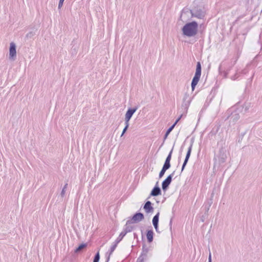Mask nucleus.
I'll return each instance as SVG.
<instances>
[{"label": "nucleus", "mask_w": 262, "mask_h": 262, "mask_svg": "<svg viewBox=\"0 0 262 262\" xmlns=\"http://www.w3.org/2000/svg\"><path fill=\"white\" fill-rule=\"evenodd\" d=\"M198 24L193 21L186 24L182 28V32L184 35L188 37H192L195 36L197 34Z\"/></svg>", "instance_id": "nucleus-1"}, {"label": "nucleus", "mask_w": 262, "mask_h": 262, "mask_svg": "<svg viewBox=\"0 0 262 262\" xmlns=\"http://www.w3.org/2000/svg\"><path fill=\"white\" fill-rule=\"evenodd\" d=\"M201 75V64L200 62H198L196 64V70L194 76L193 77L191 82V89L194 91L195 86L198 84Z\"/></svg>", "instance_id": "nucleus-2"}, {"label": "nucleus", "mask_w": 262, "mask_h": 262, "mask_svg": "<svg viewBox=\"0 0 262 262\" xmlns=\"http://www.w3.org/2000/svg\"><path fill=\"white\" fill-rule=\"evenodd\" d=\"M227 158L226 150L223 148L220 149L219 154L214 157V165H220L225 162Z\"/></svg>", "instance_id": "nucleus-3"}, {"label": "nucleus", "mask_w": 262, "mask_h": 262, "mask_svg": "<svg viewBox=\"0 0 262 262\" xmlns=\"http://www.w3.org/2000/svg\"><path fill=\"white\" fill-rule=\"evenodd\" d=\"M190 12L192 17L199 19H203L206 15V12L204 9L198 7L190 10Z\"/></svg>", "instance_id": "nucleus-4"}, {"label": "nucleus", "mask_w": 262, "mask_h": 262, "mask_svg": "<svg viewBox=\"0 0 262 262\" xmlns=\"http://www.w3.org/2000/svg\"><path fill=\"white\" fill-rule=\"evenodd\" d=\"M144 218V215L141 212L136 213L132 218L127 221V224L137 223L143 220Z\"/></svg>", "instance_id": "nucleus-5"}, {"label": "nucleus", "mask_w": 262, "mask_h": 262, "mask_svg": "<svg viewBox=\"0 0 262 262\" xmlns=\"http://www.w3.org/2000/svg\"><path fill=\"white\" fill-rule=\"evenodd\" d=\"M175 171H173L170 174H169L162 182V188L164 191H166L169 185L170 184L172 181V178L174 174Z\"/></svg>", "instance_id": "nucleus-6"}, {"label": "nucleus", "mask_w": 262, "mask_h": 262, "mask_svg": "<svg viewBox=\"0 0 262 262\" xmlns=\"http://www.w3.org/2000/svg\"><path fill=\"white\" fill-rule=\"evenodd\" d=\"M16 56V45L15 43L12 42L10 45L9 48V58L11 60H14Z\"/></svg>", "instance_id": "nucleus-7"}, {"label": "nucleus", "mask_w": 262, "mask_h": 262, "mask_svg": "<svg viewBox=\"0 0 262 262\" xmlns=\"http://www.w3.org/2000/svg\"><path fill=\"white\" fill-rule=\"evenodd\" d=\"M138 108L135 107L129 108L126 113L125 117V122H129V120L132 118L133 114L136 112Z\"/></svg>", "instance_id": "nucleus-8"}, {"label": "nucleus", "mask_w": 262, "mask_h": 262, "mask_svg": "<svg viewBox=\"0 0 262 262\" xmlns=\"http://www.w3.org/2000/svg\"><path fill=\"white\" fill-rule=\"evenodd\" d=\"M158 182H157L156 185L154 187L150 192V195L153 196H156L161 194V190L160 188L157 185Z\"/></svg>", "instance_id": "nucleus-9"}, {"label": "nucleus", "mask_w": 262, "mask_h": 262, "mask_svg": "<svg viewBox=\"0 0 262 262\" xmlns=\"http://www.w3.org/2000/svg\"><path fill=\"white\" fill-rule=\"evenodd\" d=\"M143 208L147 213L152 212L154 210V208L151 206V203L149 201L145 203Z\"/></svg>", "instance_id": "nucleus-10"}, {"label": "nucleus", "mask_w": 262, "mask_h": 262, "mask_svg": "<svg viewBox=\"0 0 262 262\" xmlns=\"http://www.w3.org/2000/svg\"><path fill=\"white\" fill-rule=\"evenodd\" d=\"M148 252V248L146 246L145 244H144L142 247V251L141 253V255L139 256V257H142L144 259H147V253Z\"/></svg>", "instance_id": "nucleus-11"}, {"label": "nucleus", "mask_w": 262, "mask_h": 262, "mask_svg": "<svg viewBox=\"0 0 262 262\" xmlns=\"http://www.w3.org/2000/svg\"><path fill=\"white\" fill-rule=\"evenodd\" d=\"M240 118V116L238 113H233L231 114L230 118V121L233 123L236 122Z\"/></svg>", "instance_id": "nucleus-12"}, {"label": "nucleus", "mask_w": 262, "mask_h": 262, "mask_svg": "<svg viewBox=\"0 0 262 262\" xmlns=\"http://www.w3.org/2000/svg\"><path fill=\"white\" fill-rule=\"evenodd\" d=\"M154 232L152 230H148L146 233V237L148 243H151L153 241Z\"/></svg>", "instance_id": "nucleus-13"}, {"label": "nucleus", "mask_w": 262, "mask_h": 262, "mask_svg": "<svg viewBox=\"0 0 262 262\" xmlns=\"http://www.w3.org/2000/svg\"><path fill=\"white\" fill-rule=\"evenodd\" d=\"M134 227L133 226L130 225V224H127L126 223L123 231L125 232V234H126L127 233L131 232L134 229Z\"/></svg>", "instance_id": "nucleus-14"}, {"label": "nucleus", "mask_w": 262, "mask_h": 262, "mask_svg": "<svg viewBox=\"0 0 262 262\" xmlns=\"http://www.w3.org/2000/svg\"><path fill=\"white\" fill-rule=\"evenodd\" d=\"M87 246L86 244H80L75 250V252L78 253L80 252L82 250L85 248Z\"/></svg>", "instance_id": "nucleus-15"}, {"label": "nucleus", "mask_w": 262, "mask_h": 262, "mask_svg": "<svg viewBox=\"0 0 262 262\" xmlns=\"http://www.w3.org/2000/svg\"><path fill=\"white\" fill-rule=\"evenodd\" d=\"M160 213L158 212L153 217L152 219V224H158L159 223V218Z\"/></svg>", "instance_id": "nucleus-16"}, {"label": "nucleus", "mask_w": 262, "mask_h": 262, "mask_svg": "<svg viewBox=\"0 0 262 262\" xmlns=\"http://www.w3.org/2000/svg\"><path fill=\"white\" fill-rule=\"evenodd\" d=\"M174 127V124H172L166 131L165 134V136H164V139L165 140L167 136H168V135L170 134V133L172 131V130L173 129Z\"/></svg>", "instance_id": "nucleus-17"}, {"label": "nucleus", "mask_w": 262, "mask_h": 262, "mask_svg": "<svg viewBox=\"0 0 262 262\" xmlns=\"http://www.w3.org/2000/svg\"><path fill=\"white\" fill-rule=\"evenodd\" d=\"M125 235V232H124L123 231L121 232L119 236L118 237V238L116 239L115 241L116 242H117V244H118L122 239V238Z\"/></svg>", "instance_id": "nucleus-18"}, {"label": "nucleus", "mask_w": 262, "mask_h": 262, "mask_svg": "<svg viewBox=\"0 0 262 262\" xmlns=\"http://www.w3.org/2000/svg\"><path fill=\"white\" fill-rule=\"evenodd\" d=\"M67 187H68V183H66L64 185V186H63V187L62 189V191L61 192V193H60V195L62 198H63L64 196L65 192H66V189L67 188Z\"/></svg>", "instance_id": "nucleus-19"}, {"label": "nucleus", "mask_w": 262, "mask_h": 262, "mask_svg": "<svg viewBox=\"0 0 262 262\" xmlns=\"http://www.w3.org/2000/svg\"><path fill=\"white\" fill-rule=\"evenodd\" d=\"M170 166L171 165L170 162H167L165 161L162 168H164L166 170H167L170 167Z\"/></svg>", "instance_id": "nucleus-20"}, {"label": "nucleus", "mask_w": 262, "mask_h": 262, "mask_svg": "<svg viewBox=\"0 0 262 262\" xmlns=\"http://www.w3.org/2000/svg\"><path fill=\"white\" fill-rule=\"evenodd\" d=\"M192 144H191L188 149V150H187V154H186V155L185 157L186 158L189 159L190 155H191V150H192Z\"/></svg>", "instance_id": "nucleus-21"}, {"label": "nucleus", "mask_w": 262, "mask_h": 262, "mask_svg": "<svg viewBox=\"0 0 262 262\" xmlns=\"http://www.w3.org/2000/svg\"><path fill=\"white\" fill-rule=\"evenodd\" d=\"M35 35V33L33 31H31L26 34V37L28 39L32 38Z\"/></svg>", "instance_id": "nucleus-22"}, {"label": "nucleus", "mask_w": 262, "mask_h": 262, "mask_svg": "<svg viewBox=\"0 0 262 262\" xmlns=\"http://www.w3.org/2000/svg\"><path fill=\"white\" fill-rule=\"evenodd\" d=\"M99 259H100L99 253L97 252L95 255V257H94V258L93 260V262H99Z\"/></svg>", "instance_id": "nucleus-23"}, {"label": "nucleus", "mask_w": 262, "mask_h": 262, "mask_svg": "<svg viewBox=\"0 0 262 262\" xmlns=\"http://www.w3.org/2000/svg\"><path fill=\"white\" fill-rule=\"evenodd\" d=\"M128 126H129V122H125V126L124 127V128L123 129V131H122L121 136H122L124 135V134L126 132Z\"/></svg>", "instance_id": "nucleus-24"}, {"label": "nucleus", "mask_w": 262, "mask_h": 262, "mask_svg": "<svg viewBox=\"0 0 262 262\" xmlns=\"http://www.w3.org/2000/svg\"><path fill=\"white\" fill-rule=\"evenodd\" d=\"M189 160V158H186L185 157V159L184 160V161L183 162V165H182V169H181V172H182L183 171V170L184 169L187 162H188V161Z\"/></svg>", "instance_id": "nucleus-25"}, {"label": "nucleus", "mask_w": 262, "mask_h": 262, "mask_svg": "<svg viewBox=\"0 0 262 262\" xmlns=\"http://www.w3.org/2000/svg\"><path fill=\"white\" fill-rule=\"evenodd\" d=\"M117 242H115V243L114 244V245H113L111 248V250H110V255L111 254H112V253L114 252V251L115 250V249H116L117 246Z\"/></svg>", "instance_id": "nucleus-26"}, {"label": "nucleus", "mask_w": 262, "mask_h": 262, "mask_svg": "<svg viewBox=\"0 0 262 262\" xmlns=\"http://www.w3.org/2000/svg\"><path fill=\"white\" fill-rule=\"evenodd\" d=\"M172 152V149L171 150L170 152L169 153L168 155L167 156L165 161L167 162H170L171 159V155Z\"/></svg>", "instance_id": "nucleus-27"}, {"label": "nucleus", "mask_w": 262, "mask_h": 262, "mask_svg": "<svg viewBox=\"0 0 262 262\" xmlns=\"http://www.w3.org/2000/svg\"><path fill=\"white\" fill-rule=\"evenodd\" d=\"M166 170H167L163 168H162L161 170L159 173V178H161L164 176Z\"/></svg>", "instance_id": "nucleus-28"}, {"label": "nucleus", "mask_w": 262, "mask_h": 262, "mask_svg": "<svg viewBox=\"0 0 262 262\" xmlns=\"http://www.w3.org/2000/svg\"><path fill=\"white\" fill-rule=\"evenodd\" d=\"M157 232L160 233L159 231L158 224H152Z\"/></svg>", "instance_id": "nucleus-29"}, {"label": "nucleus", "mask_w": 262, "mask_h": 262, "mask_svg": "<svg viewBox=\"0 0 262 262\" xmlns=\"http://www.w3.org/2000/svg\"><path fill=\"white\" fill-rule=\"evenodd\" d=\"M64 1V0H59L58 4V9H60L62 7Z\"/></svg>", "instance_id": "nucleus-30"}, {"label": "nucleus", "mask_w": 262, "mask_h": 262, "mask_svg": "<svg viewBox=\"0 0 262 262\" xmlns=\"http://www.w3.org/2000/svg\"><path fill=\"white\" fill-rule=\"evenodd\" d=\"M146 259L142 257H139L137 260V262H143Z\"/></svg>", "instance_id": "nucleus-31"}, {"label": "nucleus", "mask_w": 262, "mask_h": 262, "mask_svg": "<svg viewBox=\"0 0 262 262\" xmlns=\"http://www.w3.org/2000/svg\"><path fill=\"white\" fill-rule=\"evenodd\" d=\"M182 116V115H181L177 120L176 121H175V122L173 124H174V126L177 124V123L180 121V120L181 119V117Z\"/></svg>", "instance_id": "nucleus-32"}, {"label": "nucleus", "mask_w": 262, "mask_h": 262, "mask_svg": "<svg viewBox=\"0 0 262 262\" xmlns=\"http://www.w3.org/2000/svg\"><path fill=\"white\" fill-rule=\"evenodd\" d=\"M208 262H212V260H211V254L210 252L209 253V254Z\"/></svg>", "instance_id": "nucleus-33"}, {"label": "nucleus", "mask_w": 262, "mask_h": 262, "mask_svg": "<svg viewBox=\"0 0 262 262\" xmlns=\"http://www.w3.org/2000/svg\"><path fill=\"white\" fill-rule=\"evenodd\" d=\"M169 226H170V229H171L172 228V219H171L169 223Z\"/></svg>", "instance_id": "nucleus-34"}, {"label": "nucleus", "mask_w": 262, "mask_h": 262, "mask_svg": "<svg viewBox=\"0 0 262 262\" xmlns=\"http://www.w3.org/2000/svg\"><path fill=\"white\" fill-rule=\"evenodd\" d=\"M245 109L246 111H247L249 109V106H246Z\"/></svg>", "instance_id": "nucleus-35"}, {"label": "nucleus", "mask_w": 262, "mask_h": 262, "mask_svg": "<svg viewBox=\"0 0 262 262\" xmlns=\"http://www.w3.org/2000/svg\"><path fill=\"white\" fill-rule=\"evenodd\" d=\"M110 260V255L107 257L106 262H108Z\"/></svg>", "instance_id": "nucleus-36"}]
</instances>
